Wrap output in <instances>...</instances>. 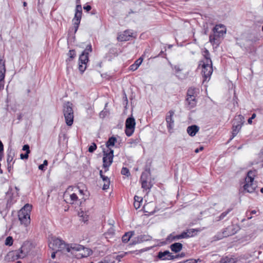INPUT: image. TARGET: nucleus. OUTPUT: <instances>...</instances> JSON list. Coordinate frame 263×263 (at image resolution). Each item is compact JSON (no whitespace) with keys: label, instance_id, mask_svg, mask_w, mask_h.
Segmentation results:
<instances>
[{"label":"nucleus","instance_id":"nucleus-5","mask_svg":"<svg viewBox=\"0 0 263 263\" xmlns=\"http://www.w3.org/2000/svg\"><path fill=\"white\" fill-rule=\"evenodd\" d=\"M91 51V45H88L85 50L80 55L79 69L81 72H83L86 68V64L88 61V54Z\"/></svg>","mask_w":263,"mask_h":263},{"label":"nucleus","instance_id":"nucleus-30","mask_svg":"<svg viewBox=\"0 0 263 263\" xmlns=\"http://www.w3.org/2000/svg\"><path fill=\"white\" fill-rule=\"evenodd\" d=\"M220 263H238V261H235L232 257L226 256L221 259Z\"/></svg>","mask_w":263,"mask_h":263},{"label":"nucleus","instance_id":"nucleus-54","mask_svg":"<svg viewBox=\"0 0 263 263\" xmlns=\"http://www.w3.org/2000/svg\"><path fill=\"white\" fill-rule=\"evenodd\" d=\"M174 69L176 70L177 72L180 71L181 69L179 68L178 66H175L174 67Z\"/></svg>","mask_w":263,"mask_h":263},{"label":"nucleus","instance_id":"nucleus-9","mask_svg":"<svg viewBox=\"0 0 263 263\" xmlns=\"http://www.w3.org/2000/svg\"><path fill=\"white\" fill-rule=\"evenodd\" d=\"M239 230V227L237 224H232L226 228L222 232V234H218L217 238L221 239L223 237L236 234Z\"/></svg>","mask_w":263,"mask_h":263},{"label":"nucleus","instance_id":"nucleus-63","mask_svg":"<svg viewBox=\"0 0 263 263\" xmlns=\"http://www.w3.org/2000/svg\"><path fill=\"white\" fill-rule=\"evenodd\" d=\"M17 263H21V262L20 261H18Z\"/></svg>","mask_w":263,"mask_h":263},{"label":"nucleus","instance_id":"nucleus-25","mask_svg":"<svg viewBox=\"0 0 263 263\" xmlns=\"http://www.w3.org/2000/svg\"><path fill=\"white\" fill-rule=\"evenodd\" d=\"M142 201L143 198L141 197L135 196L134 206L136 209H138L141 207Z\"/></svg>","mask_w":263,"mask_h":263},{"label":"nucleus","instance_id":"nucleus-55","mask_svg":"<svg viewBox=\"0 0 263 263\" xmlns=\"http://www.w3.org/2000/svg\"><path fill=\"white\" fill-rule=\"evenodd\" d=\"M139 142V141L137 139V140H133V142H131L130 143L132 144V143H134L135 144H137Z\"/></svg>","mask_w":263,"mask_h":263},{"label":"nucleus","instance_id":"nucleus-62","mask_svg":"<svg viewBox=\"0 0 263 263\" xmlns=\"http://www.w3.org/2000/svg\"><path fill=\"white\" fill-rule=\"evenodd\" d=\"M260 192H261L262 193H263V188H261V189H260Z\"/></svg>","mask_w":263,"mask_h":263},{"label":"nucleus","instance_id":"nucleus-64","mask_svg":"<svg viewBox=\"0 0 263 263\" xmlns=\"http://www.w3.org/2000/svg\"><path fill=\"white\" fill-rule=\"evenodd\" d=\"M11 190H12V189H10V191H9V192H11Z\"/></svg>","mask_w":263,"mask_h":263},{"label":"nucleus","instance_id":"nucleus-23","mask_svg":"<svg viewBox=\"0 0 263 263\" xmlns=\"http://www.w3.org/2000/svg\"><path fill=\"white\" fill-rule=\"evenodd\" d=\"M257 172L255 170L249 171L246 176L245 181H254Z\"/></svg>","mask_w":263,"mask_h":263},{"label":"nucleus","instance_id":"nucleus-14","mask_svg":"<svg viewBox=\"0 0 263 263\" xmlns=\"http://www.w3.org/2000/svg\"><path fill=\"white\" fill-rule=\"evenodd\" d=\"M157 257L158 259L165 260H171L175 258V256L172 255V254L167 250L164 251L163 252H159L158 253Z\"/></svg>","mask_w":263,"mask_h":263},{"label":"nucleus","instance_id":"nucleus-27","mask_svg":"<svg viewBox=\"0 0 263 263\" xmlns=\"http://www.w3.org/2000/svg\"><path fill=\"white\" fill-rule=\"evenodd\" d=\"M143 61L142 58H140L137 60L135 63L130 66V69L132 71L136 70L141 65Z\"/></svg>","mask_w":263,"mask_h":263},{"label":"nucleus","instance_id":"nucleus-49","mask_svg":"<svg viewBox=\"0 0 263 263\" xmlns=\"http://www.w3.org/2000/svg\"><path fill=\"white\" fill-rule=\"evenodd\" d=\"M100 173L101 177L102 178L103 180V181H107V180L108 179V177H105V176H104L102 174V171H100Z\"/></svg>","mask_w":263,"mask_h":263},{"label":"nucleus","instance_id":"nucleus-12","mask_svg":"<svg viewBox=\"0 0 263 263\" xmlns=\"http://www.w3.org/2000/svg\"><path fill=\"white\" fill-rule=\"evenodd\" d=\"M82 14V7L81 5H77L76 8V12L74 17L73 20V24L75 28V31H77L79 25L80 23Z\"/></svg>","mask_w":263,"mask_h":263},{"label":"nucleus","instance_id":"nucleus-8","mask_svg":"<svg viewBox=\"0 0 263 263\" xmlns=\"http://www.w3.org/2000/svg\"><path fill=\"white\" fill-rule=\"evenodd\" d=\"M244 122V118L241 115L236 117L233 121L232 139L239 133Z\"/></svg>","mask_w":263,"mask_h":263},{"label":"nucleus","instance_id":"nucleus-22","mask_svg":"<svg viewBox=\"0 0 263 263\" xmlns=\"http://www.w3.org/2000/svg\"><path fill=\"white\" fill-rule=\"evenodd\" d=\"M220 37L219 35L213 32V34L210 35L209 41L212 45L218 44Z\"/></svg>","mask_w":263,"mask_h":263},{"label":"nucleus","instance_id":"nucleus-53","mask_svg":"<svg viewBox=\"0 0 263 263\" xmlns=\"http://www.w3.org/2000/svg\"><path fill=\"white\" fill-rule=\"evenodd\" d=\"M56 251H54V252H52L51 253V257L52 258L54 259L55 257V253H56Z\"/></svg>","mask_w":263,"mask_h":263},{"label":"nucleus","instance_id":"nucleus-26","mask_svg":"<svg viewBox=\"0 0 263 263\" xmlns=\"http://www.w3.org/2000/svg\"><path fill=\"white\" fill-rule=\"evenodd\" d=\"M116 142H117V139L115 137H111L109 138L106 143L107 149H112L111 148L115 145Z\"/></svg>","mask_w":263,"mask_h":263},{"label":"nucleus","instance_id":"nucleus-21","mask_svg":"<svg viewBox=\"0 0 263 263\" xmlns=\"http://www.w3.org/2000/svg\"><path fill=\"white\" fill-rule=\"evenodd\" d=\"M196 231L195 229H189L182 232L180 235L181 239L187 238L194 236V232Z\"/></svg>","mask_w":263,"mask_h":263},{"label":"nucleus","instance_id":"nucleus-51","mask_svg":"<svg viewBox=\"0 0 263 263\" xmlns=\"http://www.w3.org/2000/svg\"><path fill=\"white\" fill-rule=\"evenodd\" d=\"M3 151H4V146H3L2 142L0 140V153H3Z\"/></svg>","mask_w":263,"mask_h":263},{"label":"nucleus","instance_id":"nucleus-38","mask_svg":"<svg viewBox=\"0 0 263 263\" xmlns=\"http://www.w3.org/2000/svg\"><path fill=\"white\" fill-rule=\"evenodd\" d=\"M121 174L123 175L128 176L130 175L128 169L126 167H123L121 170Z\"/></svg>","mask_w":263,"mask_h":263},{"label":"nucleus","instance_id":"nucleus-15","mask_svg":"<svg viewBox=\"0 0 263 263\" xmlns=\"http://www.w3.org/2000/svg\"><path fill=\"white\" fill-rule=\"evenodd\" d=\"M152 239V237L148 235L142 234L135 237L132 240V245L140 243L144 241H149Z\"/></svg>","mask_w":263,"mask_h":263},{"label":"nucleus","instance_id":"nucleus-43","mask_svg":"<svg viewBox=\"0 0 263 263\" xmlns=\"http://www.w3.org/2000/svg\"><path fill=\"white\" fill-rule=\"evenodd\" d=\"M23 151H26V153L29 154L30 152L29 149V146L28 144L24 145L23 147Z\"/></svg>","mask_w":263,"mask_h":263},{"label":"nucleus","instance_id":"nucleus-19","mask_svg":"<svg viewBox=\"0 0 263 263\" xmlns=\"http://www.w3.org/2000/svg\"><path fill=\"white\" fill-rule=\"evenodd\" d=\"M213 32L222 37L226 33V29L223 25H217L214 28Z\"/></svg>","mask_w":263,"mask_h":263},{"label":"nucleus","instance_id":"nucleus-33","mask_svg":"<svg viewBox=\"0 0 263 263\" xmlns=\"http://www.w3.org/2000/svg\"><path fill=\"white\" fill-rule=\"evenodd\" d=\"M180 235H174V234H171L168 236L169 239L171 240L172 241H176L179 239H181V238L180 237Z\"/></svg>","mask_w":263,"mask_h":263},{"label":"nucleus","instance_id":"nucleus-2","mask_svg":"<svg viewBox=\"0 0 263 263\" xmlns=\"http://www.w3.org/2000/svg\"><path fill=\"white\" fill-rule=\"evenodd\" d=\"M69 252L77 258L87 257L92 254L90 249L78 244H71Z\"/></svg>","mask_w":263,"mask_h":263},{"label":"nucleus","instance_id":"nucleus-46","mask_svg":"<svg viewBox=\"0 0 263 263\" xmlns=\"http://www.w3.org/2000/svg\"><path fill=\"white\" fill-rule=\"evenodd\" d=\"M255 117H256V114H253L252 115V117L251 118H250L248 119V123L250 124H251L252 123V120L253 119H254Z\"/></svg>","mask_w":263,"mask_h":263},{"label":"nucleus","instance_id":"nucleus-6","mask_svg":"<svg viewBox=\"0 0 263 263\" xmlns=\"http://www.w3.org/2000/svg\"><path fill=\"white\" fill-rule=\"evenodd\" d=\"M63 114L66 124L71 126L73 122V110L72 104L69 102L65 104L63 109Z\"/></svg>","mask_w":263,"mask_h":263},{"label":"nucleus","instance_id":"nucleus-44","mask_svg":"<svg viewBox=\"0 0 263 263\" xmlns=\"http://www.w3.org/2000/svg\"><path fill=\"white\" fill-rule=\"evenodd\" d=\"M109 185L110 182H106V183L104 184L102 189L105 191L107 190L109 187Z\"/></svg>","mask_w":263,"mask_h":263},{"label":"nucleus","instance_id":"nucleus-13","mask_svg":"<svg viewBox=\"0 0 263 263\" xmlns=\"http://www.w3.org/2000/svg\"><path fill=\"white\" fill-rule=\"evenodd\" d=\"M174 115V111L173 110H170L166 116L165 120L167 123V127L169 132L173 129L174 127V120L173 118Z\"/></svg>","mask_w":263,"mask_h":263},{"label":"nucleus","instance_id":"nucleus-61","mask_svg":"<svg viewBox=\"0 0 263 263\" xmlns=\"http://www.w3.org/2000/svg\"><path fill=\"white\" fill-rule=\"evenodd\" d=\"M15 189L16 190V193H17V191H18V189L16 186H15Z\"/></svg>","mask_w":263,"mask_h":263},{"label":"nucleus","instance_id":"nucleus-58","mask_svg":"<svg viewBox=\"0 0 263 263\" xmlns=\"http://www.w3.org/2000/svg\"><path fill=\"white\" fill-rule=\"evenodd\" d=\"M79 191L80 193V194H83V191L82 190H79Z\"/></svg>","mask_w":263,"mask_h":263},{"label":"nucleus","instance_id":"nucleus-40","mask_svg":"<svg viewBox=\"0 0 263 263\" xmlns=\"http://www.w3.org/2000/svg\"><path fill=\"white\" fill-rule=\"evenodd\" d=\"M48 164V161L46 160H45L42 164H41L39 166V168L40 170H44L45 166H46Z\"/></svg>","mask_w":263,"mask_h":263},{"label":"nucleus","instance_id":"nucleus-60","mask_svg":"<svg viewBox=\"0 0 263 263\" xmlns=\"http://www.w3.org/2000/svg\"><path fill=\"white\" fill-rule=\"evenodd\" d=\"M23 5H24V7L26 6H27V3H26V2H24L23 3Z\"/></svg>","mask_w":263,"mask_h":263},{"label":"nucleus","instance_id":"nucleus-47","mask_svg":"<svg viewBox=\"0 0 263 263\" xmlns=\"http://www.w3.org/2000/svg\"><path fill=\"white\" fill-rule=\"evenodd\" d=\"M20 157L22 159H27L28 158V154H26V153L25 154H21L20 155Z\"/></svg>","mask_w":263,"mask_h":263},{"label":"nucleus","instance_id":"nucleus-52","mask_svg":"<svg viewBox=\"0 0 263 263\" xmlns=\"http://www.w3.org/2000/svg\"><path fill=\"white\" fill-rule=\"evenodd\" d=\"M203 149V146H201L200 147V148H196L195 150V152L196 153H198L199 151H202Z\"/></svg>","mask_w":263,"mask_h":263},{"label":"nucleus","instance_id":"nucleus-29","mask_svg":"<svg viewBox=\"0 0 263 263\" xmlns=\"http://www.w3.org/2000/svg\"><path fill=\"white\" fill-rule=\"evenodd\" d=\"M141 186L143 190L146 191V193H148L152 187L153 184L151 183V182H142Z\"/></svg>","mask_w":263,"mask_h":263},{"label":"nucleus","instance_id":"nucleus-20","mask_svg":"<svg viewBox=\"0 0 263 263\" xmlns=\"http://www.w3.org/2000/svg\"><path fill=\"white\" fill-rule=\"evenodd\" d=\"M199 128L198 126L193 125L190 126L187 128V132L190 136L193 137L199 131Z\"/></svg>","mask_w":263,"mask_h":263},{"label":"nucleus","instance_id":"nucleus-39","mask_svg":"<svg viewBox=\"0 0 263 263\" xmlns=\"http://www.w3.org/2000/svg\"><path fill=\"white\" fill-rule=\"evenodd\" d=\"M97 148V145L95 143H93L88 148V152L93 153Z\"/></svg>","mask_w":263,"mask_h":263},{"label":"nucleus","instance_id":"nucleus-10","mask_svg":"<svg viewBox=\"0 0 263 263\" xmlns=\"http://www.w3.org/2000/svg\"><path fill=\"white\" fill-rule=\"evenodd\" d=\"M103 158V166L104 168L109 167L112 162L114 157L113 149H104Z\"/></svg>","mask_w":263,"mask_h":263},{"label":"nucleus","instance_id":"nucleus-50","mask_svg":"<svg viewBox=\"0 0 263 263\" xmlns=\"http://www.w3.org/2000/svg\"><path fill=\"white\" fill-rule=\"evenodd\" d=\"M83 8L84 10H86L87 11H89V10H91V7L90 5H87V6H84Z\"/></svg>","mask_w":263,"mask_h":263},{"label":"nucleus","instance_id":"nucleus-1","mask_svg":"<svg viewBox=\"0 0 263 263\" xmlns=\"http://www.w3.org/2000/svg\"><path fill=\"white\" fill-rule=\"evenodd\" d=\"M49 247L53 251L70 252V246L65 243L62 239L52 237L49 240Z\"/></svg>","mask_w":263,"mask_h":263},{"label":"nucleus","instance_id":"nucleus-41","mask_svg":"<svg viewBox=\"0 0 263 263\" xmlns=\"http://www.w3.org/2000/svg\"><path fill=\"white\" fill-rule=\"evenodd\" d=\"M70 198L71 201L73 203L74 201H77L78 199V196L75 193H73L70 195Z\"/></svg>","mask_w":263,"mask_h":263},{"label":"nucleus","instance_id":"nucleus-45","mask_svg":"<svg viewBox=\"0 0 263 263\" xmlns=\"http://www.w3.org/2000/svg\"><path fill=\"white\" fill-rule=\"evenodd\" d=\"M83 214H84V213L83 212H82L81 213H80V215H81L80 216L83 217L82 220L84 222H86L88 220V216L87 215L84 216Z\"/></svg>","mask_w":263,"mask_h":263},{"label":"nucleus","instance_id":"nucleus-16","mask_svg":"<svg viewBox=\"0 0 263 263\" xmlns=\"http://www.w3.org/2000/svg\"><path fill=\"white\" fill-rule=\"evenodd\" d=\"M197 100L196 97H188L185 99V106L188 109H192L196 106Z\"/></svg>","mask_w":263,"mask_h":263},{"label":"nucleus","instance_id":"nucleus-34","mask_svg":"<svg viewBox=\"0 0 263 263\" xmlns=\"http://www.w3.org/2000/svg\"><path fill=\"white\" fill-rule=\"evenodd\" d=\"M196 89L193 87L190 88L187 92V96L186 97H195V93Z\"/></svg>","mask_w":263,"mask_h":263},{"label":"nucleus","instance_id":"nucleus-37","mask_svg":"<svg viewBox=\"0 0 263 263\" xmlns=\"http://www.w3.org/2000/svg\"><path fill=\"white\" fill-rule=\"evenodd\" d=\"M68 55L69 58L68 59L67 61H70V59H73L76 57V51H75V50H70L69 52H68Z\"/></svg>","mask_w":263,"mask_h":263},{"label":"nucleus","instance_id":"nucleus-4","mask_svg":"<svg viewBox=\"0 0 263 263\" xmlns=\"http://www.w3.org/2000/svg\"><path fill=\"white\" fill-rule=\"evenodd\" d=\"M30 249V244L28 242H25L19 250L10 252L8 254V256L13 260L23 258L29 253Z\"/></svg>","mask_w":263,"mask_h":263},{"label":"nucleus","instance_id":"nucleus-3","mask_svg":"<svg viewBox=\"0 0 263 263\" xmlns=\"http://www.w3.org/2000/svg\"><path fill=\"white\" fill-rule=\"evenodd\" d=\"M32 209L31 205L27 203L18 213V219L22 224L28 226L30 223V214Z\"/></svg>","mask_w":263,"mask_h":263},{"label":"nucleus","instance_id":"nucleus-28","mask_svg":"<svg viewBox=\"0 0 263 263\" xmlns=\"http://www.w3.org/2000/svg\"><path fill=\"white\" fill-rule=\"evenodd\" d=\"M202 55L204 57V60L200 61V63H208V61L210 60V61H212L211 58H210V52H209V51L204 48L202 51Z\"/></svg>","mask_w":263,"mask_h":263},{"label":"nucleus","instance_id":"nucleus-32","mask_svg":"<svg viewBox=\"0 0 263 263\" xmlns=\"http://www.w3.org/2000/svg\"><path fill=\"white\" fill-rule=\"evenodd\" d=\"M232 210V208H230L228 209L226 211L222 212L220 215L217 217V221H220L224 219Z\"/></svg>","mask_w":263,"mask_h":263},{"label":"nucleus","instance_id":"nucleus-35","mask_svg":"<svg viewBox=\"0 0 263 263\" xmlns=\"http://www.w3.org/2000/svg\"><path fill=\"white\" fill-rule=\"evenodd\" d=\"M13 156H14V153L13 152H10L7 155V163L9 164L13 161Z\"/></svg>","mask_w":263,"mask_h":263},{"label":"nucleus","instance_id":"nucleus-31","mask_svg":"<svg viewBox=\"0 0 263 263\" xmlns=\"http://www.w3.org/2000/svg\"><path fill=\"white\" fill-rule=\"evenodd\" d=\"M133 234L134 232H128L126 233L122 237V241L124 243L127 242Z\"/></svg>","mask_w":263,"mask_h":263},{"label":"nucleus","instance_id":"nucleus-57","mask_svg":"<svg viewBox=\"0 0 263 263\" xmlns=\"http://www.w3.org/2000/svg\"><path fill=\"white\" fill-rule=\"evenodd\" d=\"M256 212L255 210H253L251 212V214H256Z\"/></svg>","mask_w":263,"mask_h":263},{"label":"nucleus","instance_id":"nucleus-24","mask_svg":"<svg viewBox=\"0 0 263 263\" xmlns=\"http://www.w3.org/2000/svg\"><path fill=\"white\" fill-rule=\"evenodd\" d=\"M171 250L175 253L180 252L182 249V245L179 242H175L171 245Z\"/></svg>","mask_w":263,"mask_h":263},{"label":"nucleus","instance_id":"nucleus-48","mask_svg":"<svg viewBox=\"0 0 263 263\" xmlns=\"http://www.w3.org/2000/svg\"><path fill=\"white\" fill-rule=\"evenodd\" d=\"M100 173L101 177L102 178L103 180V181H107V180L108 179V177H105V176H104L102 174V171H100Z\"/></svg>","mask_w":263,"mask_h":263},{"label":"nucleus","instance_id":"nucleus-7","mask_svg":"<svg viewBox=\"0 0 263 263\" xmlns=\"http://www.w3.org/2000/svg\"><path fill=\"white\" fill-rule=\"evenodd\" d=\"M208 63H200L199 66L201 67V74L203 77V81H209L213 72L212 62L208 61Z\"/></svg>","mask_w":263,"mask_h":263},{"label":"nucleus","instance_id":"nucleus-18","mask_svg":"<svg viewBox=\"0 0 263 263\" xmlns=\"http://www.w3.org/2000/svg\"><path fill=\"white\" fill-rule=\"evenodd\" d=\"M257 187L256 182H247L243 185L244 190L248 193H253Z\"/></svg>","mask_w":263,"mask_h":263},{"label":"nucleus","instance_id":"nucleus-36","mask_svg":"<svg viewBox=\"0 0 263 263\" xmlns=\"http://www.w3.org/2000/svg\"><path fill=\"white\" fill-rule=\"evenodd\" d=\"M13 239H12V237H11V236H8L6 238V240H5V244L6 245V246H12V244H13Z\"/></svg>","mask_w":263,"mask_h":263},{"label":"nucleus","instance_id":"nucleus-42","mask_svg":"<svg viewBox=\"0 0 263 263\" xmlns=\"http://www.w3.org/2000/svg\"><path fill=\"white\" fill-rule=\"evenodd\" d=\"M198 261L200 262L201 260L200 259H189V260H186L184 262V263H197Z\"/></svg>","mask_w":263,"mask_h":263},{"label":"nucleus","instance_id":"nucleus-11","mask_svg":"<svg viewBox=\"0 0 263 263\" xmlns=\"http://www.w3.org/2000/svg\"><path fill=\"white\" fill-rule=\"evenodd\" d=\"M136 122L133 117L128 118L125 122V134L127 136L130 137L134 132Z\"/></svg>","mask_w":263,"mask_h":263},{"label":"nucleus","instance_id":"nucleus-59","mask_svg":"<svg viewBox=\"0 0 263 263\" xmlns=\"http://www.w3.org/2000/svg\"><path fill=\"white\" fill-rule=\"evenodd\" d=\"M99 263H108L106 261H100Z\"/></svg>","mask_w":263,"mask_h":263},{"label":"nucleus","instance_id":"nucleus-56","mask_svg":"<svg viewBox=\"0 0 263 263\" xmlns=\"http://www.w3.org/2000/svg\"><path fill=\"white\" fill-rule=\"evenodd\" d=\"M12 204V202H11V199H9L8 200V204H10L11 205Z\"/></svg>","mask_w":263,"mask_h":263},{"label":"nucleus","instance_id":"nucleus-17","mask_svg":"<svg viewBox=\"0 0 263 263\" xmlns=\"http://www.w3.org/2000/svg\"><path fill=\"white\" fill-rule=\"evenodd\" d=\"M132 34L133 33L130 31L126 30L119 34L117 37V39L121 42L129 41L130 37H132Z\"/></svg>","mask_w":263,"mask_h":263}]
</instances>
